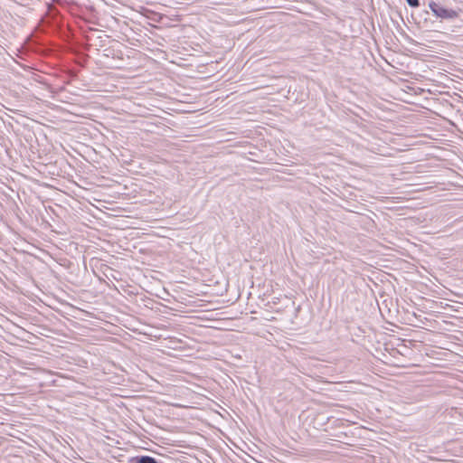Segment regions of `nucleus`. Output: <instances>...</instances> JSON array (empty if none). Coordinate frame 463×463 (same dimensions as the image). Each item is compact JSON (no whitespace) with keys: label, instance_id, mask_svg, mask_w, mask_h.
I'll return each mask as SVG.
<instances>
[{"label":"nucleus","instance_id":"obj_1","mask_svg":"<svg viewBox=\"0 0 463 463\" xmlns=\"http://www.w3.org/2000/svg\"><path fill=\"white\" fill-rule=\"evenodd\" d=\"M430 10L438 18L444 20H454L458 16V13L452 9H447L435 2H430L429 5Z\"/></svg>","mask_w":463,"mask_h":463},{"label":"nucleus","instance_id":"obj_3","mask_svg":"<svg viewBox=\"0 0 463 463\" xmlns=\"http://www.w3.org/2000/svg\"><path fill=\"white\" fill-rule=\"evenodd\" d=\"M408 5L411 7H418L420 5L419 0H406Z\"/></svg>","mask_w":463,"mask_h":463},{"label":"nucleus","instance_id":"obj_2","mask_svg":"<svg viewBox=\"0 0 463 463\" xmlns=\"http://www.w3.org/2000/svg\"><path fill=\"white\" fill-rule=\"evenodd\" d=\"M137 463H159V462L153 457L141 456L137 458Z\"/></svg>","mask_w":463,"mask_h":463}]
</instances>
